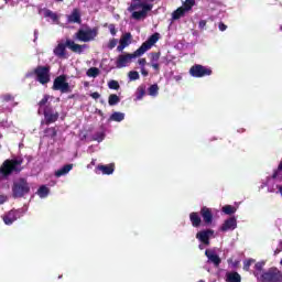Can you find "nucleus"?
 Instances as JSON below:
<instances>
[{"instance_id":"obj_22","label":"nucleus","mask_w":282,"mask_h":282,"mask_svg":"<svg viewBox=\"0 0 282 282\" xmlns=\"http://www.w3.org/2000/svg\"><path fill=\"white\" fill-rule=\"evenodd\" d=\"M186 14V11L184 9V7H180L177 8L173 13H172V19L174 21H177L178 19H182V17H184Z\"/></svg>"},{"instance_id":"obj_39","label":"nucleus","mask_w":282,"mask_h":282,"mask_svg":"<svg viewBox=\"0 0 282 282\" xmlns=\"http://www.w3.org/2000/svg\"><path fill=\"white\" fill-rule=\"evenodd\" d=\"M108 87L109 89H115L116 91H118V89H120V84L118 83V80H110L108 83Z\"/></svg>"},{"instance_id":"obj_10","label":"nucleus","mask_w":282,"mask_h":282,"mask_svg":"<svg viewBox=\"0 0 282 282\" xmlns=\"http://www.w3.org/2000/svg\"><path fill=\"white\" fill-rule=\"evenodd\" d=\"M23 215H25V210L23 208L11 209L2 217V219L6 226H12L13 221H17V219H21Z\"/></svg>"},{"instance_id":"obj_55","label":"nucleus","mask_w":282,"mask_h":282,"mask_svg":"<svg viewBox=\"0 0 282 282\" xmlns=\"http://www.w3.org/2000/svg\"><path fill=\"white\" fill-rule=\"evenodd\" d=\"M237 265H239V261L234 262V268H237Z\"/></svg>"},{"instance_id":"obj_3","label":"nucleus","mask_w":282,"mask_h":282,"mask_svg":"<svg viewBox=\"0 0 282 282\" xmlns=\"http://www.w3.org/2000/svg\"><path fill=\"white\" fill-rule=\"evenodd\" d=\"M129 12L132 13V19L140 21L141 19H147V14L153 10V4L147 2H134L128 8Z\"/></svg>"},{"instance_id":"obj_5","label":"nucleus","mask_w":282,"mask_h":282,"mask_svg":"<svg viewBox=\"0 0 282 282\" xmlns=\"http://www.w3.org/2000/svg\"><path fill=\"white\" fill-rule=\"evenodd\" d=\"M30 194V183L24 177L18 178L12 185V197L14 199H21L24 195Z\"/></svg>"},{"instance_id":"obj_12","label":"nucleus","mask_w":282,"mask_h":282,"mask_svg":"<svg viewBox=\"0 0 282 282\" xmlns=\"http://www.w3.org/2000/svg\"><path fill=\"white\" fill-rule=\"evenodd\" d=\"M215 235L213 229H204L196 234V239L204 243V246H210V238Z\"/></svg>"},{"instance_id":"obj_14","label":"nucleus","mask_w":282,"mask_h":282,"mask_svg":"<svg viewBox=\"0 0 282 282\" xmlns=\"http://www.w3.org/2000/svg\"><path fill=\"white\" fill-rule=\"evenodd\" d=\"M200 216L204 220V224H206V226H210V224H213V209L204 206L200 208Z\"/></svg>"},{"instance_id":"obj_54","label":"nucleus","mask_w":282,"mask_h":282,"mask_svg":"<svg viewBox=\"0 0 282 282\" xmlns=\"http://www.w3.org/2000/svg\"><path fill=\"white\" fill-rule=\"evenodd\" d=\"M6 204V196H0V205Z\"/></svg>"},{"instance_id":"obj_35","label":"nucleus","mask_w":282,"mask_h":282,"mask_svg":"<svg viewBox=\"0 0 282 282\" xmlns=\"http://www.w3.org/2000/svg\"><path fill=\"white\" fill-rule=\"evenodd\" d=\"M193 6H195V0H185L183 3V8L186 12L193 10Z\"/></svg>"},{"instance_id":"obj_59","label":"nucleus","mask_w":282,"mask_h":282,"mask_svg":"<svg viewBox=\"0 0 282 282\" xmlns=\"http://www.w3.org/2000/svg\"><path fill=\"white\" fill-rule=\"evenodd\" d=\"M198 282H205L204 280H199Z\"/></svg>"},{"instance_id":"obj_50","label":"nucleus","mask_w":282,"mask_h":282,"mask_svg":"<svg viewBox=\"0 0 282 282\" xmlns=\"http://www.w3.org/2000/svg\"><path fill=\"white\" fill-rule=\"evenodd\" d=\"M124 47H127V46H124V44L119 43V45L117 46V52H123Z\"/></svg>"},{"instance_id":"obj_11","label":"nucleus","mask_w":282,"mask_h":282,"mask_svg":"<svg viewBox=\"0 0 282 282\" xmlns=\"http://www.w3.org/2000/svg\"><path fill=\"white\" fill-rule=\"evenodd\" d=\"M43 116L45 120V124H53V122H56L58 120V112L54 111V108L52 105H47L43 108Z\"/></svg>"},{"instance_id":"obj_31","label":"nucleus","mask_w":282,"mask_h":282,"mask_svg":"<svg viewBox=\"0 0 282 282\" xmlns=\"http://www.w3.org/2000/svg\"><path fill=\"white\" fill-rule=\"evenodd\" d=\"M223 213H225V215H235V213H237V208L231 205H226L223 207Z\"/></svg>"},{"instance_id":"obj_1","label":"nucleus","mask_w":282,"mask_h":282,"mask_svg":"<svg viewBox=\"0 0 282 282\" xmlns=\"http://www.w3.org/2000/svg\"><path fill=\"white\" fill-rule=\"evenodd\" d=\"M160 41V33L152 34L142 45L134 51L133 53H126L119 55L116 62V66L118 69H122L126 65H129L133 58H138V56H142L144 53L151 50V46L156 44Z\"/></svg>"},{"instance_id":"obj_6","label":"nucleus","mask_w":282,"mask_h":282,"mask_svg":"<svg viewBox=\"0 0 282 282\" xmlns=\"http://www.w3.org/2000/svg\"><path fill=\"white\" fill-rule=\"evenodd\" d=\"M258 281L261 282H282V272L276 267H271L267 271H262Z\"/></svg>"},{"instance_id":"obj_60","label":"nucleus","mask_w":282,"mask_h":282,"mask_svg":"<svg viewBox=\"0 0 282 282\" xmlns=\"http://www.w3.org/2000/svg\"><path fill=\"white\" fill-rule=\"evenodd\" d=\"M198 282H205L204 280H199Z\"/></svg>"},{"instance_id":"obj_20","label":"nucleus","mask_w":282,"mask_h":282,"mask_svg":"<svg viewBox=\"0 0 282 282\" xmlns=\"http://www.w3.org/2000/svg\"><path fill=\"white\" fill-rule=\"evenodd\" d=\"M205 256L207 259H209V261H212V263H214V265H216V268H218V265L221 263V258H219L218 254L210 252L209 250L205 251Z\"/></svg>"},{"instance_id":"obj_2","label":"nucleus","mask_w":282,"mask_h":282,"mask_svg":"<svg viewBox=\"0 0 282 282\" xmlns=\"http://www.w3.org/2000/svg\"><path fill=\"white\" fill-rule=\"evenodd\" d=\"M23 159H7L0 166V180H7L12 173L19 174L23 171Z\"/></svg>"},{"instance_id":"obj_7","label":"nucleus","mask_w":282,"mask_h":282,"mask_svg":"<svg viewBox=\"0 0 282 282\" xmlns=\"http://www.w3.org/2000/svg\"><path fill=\"white\" fill-rule=\"evenodd\" d=\"M53 91H61V94H72V87L67 82V75L63 74L55 77L52 86Z\"/></svg>"},{"instance_id":"obj_41","label":"nucleus","mask_w":282,"mask_h":282,"mask_svg":"<svg viewBox=\"0 0 282 282\" xmlns=\"http://www.w3.org/2000/svg\"><path fill=\"white\" fill-rule=\"evenodd\" d=\"M252 263H254V259H249V260H245L243 261V270H245V272H249L250 271V265H252Z\"/></svg>"},{"instance_id":"obj_37","label":"nucleus","mask_w":282,"mask_h":282,"mask_svg":"<svg viewBox=\"0 0 282 282\" xmlns=\"http://www.w3.org/2000/svg\"><path fill=\"white\" fill-rule=\"evenodd\" d=\"M44 17L52 19V21H58V15L54 13L52 10H46Z\"/></svg>"},{"instance_id":"obj_43","label":"nucleus","mask_w":282,"mask_h":282,"mask_svg":"<svg viewBox=\"0 0 282 282\" xmlns=\"http://www.w3.org/2000/svg\"><path fill=\"white\" fill-rule=\"evenodd\" d=\"M45 133H48V135H50L51 138H56V135H57L56 128H47V129L45 130Z\"/></svg>"},{"instance_id":"obj_9","label":"nucleus","mask_w":282,"mask_h":282,"mask_svg":"<svg viewBox=\"0 0 282 282\" xmlns=\"http://www.w3.org/2000/svg\"><path fill=\"white\" fill-rule=\"evenodd\" d=\"M213 74V69L202 65L195 64L189 68V75L193 78H204L205 76H210Z\"/></svg>"},{"instance_id":"obj_45","label":"nucleus","mask_w":282,"mask_h":282,"mask_svg":"<svg viewBox=\"0 0 282 282\" xmlns=\"http://www.w3.org/2000/svg\"><path fill=\"white\" fill-rule=\"evenodd\" d=\"M2 100H4V102H10L11 100H14V97H12V95H3Z\"/></svg>"},{"instance_id":"obj_26","label":"nucleus","mask_w":282,"mask_h":282,"mask_svg":"<svg viewBox=\"0 0 282 282\" xmlns=\"http://www.w3.org/2000/svg\"><path fill=\"white\" fill-rule=\"evenodd\" d=\"M272 180H280V182H282V161L280 162L278 169L274 170Z\"/></svg>"},{"instance_id":"obj_57","label":"nucleus","mask_w":282,"mask_h":282,"mask_svg":"<svg viewBox=\"0 0 282 282\" xmlns=\"http://www.w3.org/2000/svg\"><path fill=\"white\" fill-rule=\"evenodd\" d=\"M68 98L69 99L75 98V95H69Z\"/></svg>"},{"instance_id":"obj_61","label":"nucleus","mask_w":282,"mask_h":282,"mask_svg":"<svg viewBox=\"0 0 282 282\" xmlns=\"http://www.w3.org/2000/svg\"><path fill=\"white\" fill-rule=\"evenodd\" d=\"M198 282H205L204 280H199Z\"/></svg>"},{"instance_id":"obj_15","label":"nucleus","mask_w":282,"mask_h":282,"mask_svg":"<svg viewBox=\"0 0 282 282\" xmlns=\"http://www.w3.org/2000/svg\"><path fill=\"white\" fill-rule=\"evenodd\" d=\"M237 228V218L230 217L224 221L220 226L221 232H228V230H235Z\"/></svg>"},{"instance_id":"obj_13","label":"nucleus","mask_w":282,"mask_h":282,"mask_svg":"<svg viewBox=\"0 0 282 282\" xmlns=\"http://www.w3.org/2000/svg\"><path fill=\"white\" fill-rule=\"evenodd\" d=\"M53 54L57 56V58H68L67 55V42L58 43L53 50Z\"/></svg>"},{"instance_id":"obj_40","label":"nucleus","mask_w":282,"mask_h":282,"mask_svg":"<svg viewBox=\"0 0 282 282\" xmlns=\"http://www.w3.org/2000/svg\"><path fill=\"white\" fill-rule=\"evenodd\" d=\"M93 140L95 142H102L105 140V133L104 132H97L93 135Z\"/></svg>"},{"instance_id":"obj_38","label":"nucleus","mask_w":282,"mask_h":282,"mask_svg":"<svg viewBox=\"0 0 282 282\" xmlns=\"http://www.w3.org/2000/svg\"><path fill=\"white\" fill-rule=\"evenodd\" d=\"M162 56V53L160 52H154L150 54V61L151 63H158L160 61V57Z\"/></svg>"},{"instance_id":"obj_46","label":"nucleus","mask_w":282,"mask_h":282,"mask_svg":"<svg viewBox=\"0 0 282 282\" xmlns=\"http://www.w3.org/2000/svg\"><path fill=\"white\" fill-rule=\"evenodd\" d=\"M218 28H219L220 32H226V30H228V26L224 22H220L218 24Z\"/></svg>"},{"instance_id":"obj_19","label":"nucleus","mask_w":282,"mask_h":282,"mask_svg":"<svg viewBox=\"0 0 282 282\" xmlns=\"http://www.w3.org/2000/svg\"><path fill=\"white\" fill-rule=\"evenodd\" d=\"M189 221L192 223L193 228H199L202 226V217L196 212L189 214Z\"/></svg>"},{"instance_id":"obj_53","label":"nucleus","mask_w":282,"mask_h":282,"mask_svg":"<svg viewBox=\"0 0 282 282\" xmlns=\"http://www.w3.org/2000/svg\"><path fill=\"white\" fill-rule=\"evenodd\" d=\"M173 78L176 83H180V80H182V75H176Z\"/></svg>"},{"instance_id":"obj_18","label":"nucleus","mask_w":282,"mask_h":282,"mask_svg":"<svg viewBox=\"0 0 282 282\" xmlns=\"http://www.w3.org/2000/svg\"><path fill=\"white\" fill-rule=\"evenodd\" d=\"M66 46L68 47V50H72V52H75L76 54H83L84 46L80 44H76L72 40H66Z\"/></svg>"},{"instance_id":"obj_28","label":"nucleus","mask_w":282,"mask_h":282,"mask_svg":"<svg viewBox=\"0 0 282 282\" xmlns=\"http://www.w3.org/2000/svg\"><path fill=\"white\" fill-rule=\"evenodd\" d=\"M263 265H265V262H257L254 265L256 272H254V276H257V279H259V276H261V274H263Z\"/></svg>"},{"instance_id":"obj_29","label":"nucleus","mask_w":282,"mask_h":282,"mask_svg":"<svg viewBox=\"0 0 282 282\" xmlns=\"http://www.w3.org/2000/svg\"><path fill=\"white\" fill-rule=\"evenodd\" d=\"M120 102V97L116 94H111L108 97V104L110 107H115V105H118Z\"/></svg>"},{"instance_id":"obj_24","label":"nucleus","mask_w":282,"mask_h":282,"mask_svg":"<svg viewBox=\"0 0 282 282\" xmlns=\"http://www.w3.org/2000/svg\"><path fill=\"white\" fill-rule=\"evenodd\" d=\"M109 120H111L112 122H122V120H124V113L123 112H113Z\"/></svg>"},{"instance_id":"obj_52","label":"nucleus","mask_w":282,"mask_h":282,"mask_svg":"<svg viewBox=\"0 0 282 282\" xmlns=\"http://www.w3.org/2000/svg\"><path fill=\"white\" fill-rule=\"evenodd\" d=\"M141 74L142 76H149V70H147L144 67H141Z\"/></svg>"},{"instance_id":"obj_33","label":"nucleus","mask_w":282,"mask_h":282,"mask_svg":"<svg viewBox=\"0 0 282 282\" xmlns=\"http://www.w3.org/2000/svg\"><path fill=\"white\" fill-rule=\"evenodd\" d=\"M147 94V88L144 86H139L137 89V100H142Z\"/></svg>"},{"instance_id":"obj_16","label":"nucleus","mask_w":282,"mask_h":282,"mask_svg":"<svg viewBox=\"0 0 282 282\" xmlns=\"http://www.w3.org/2000/svg\"><path fill=\"white\" fill-rule=\"evenodd\" d=\"M98 171H101L102 175H113V172L116 171V164L113 163H110L108 165L99 164L96 167V173H98Z\"/></svg>"},{"instance_id":"obj_48","label":"nucleus","mask_w":282,"mask_h":282,"mask_svg":"<svg viewBox=\"0 0 282 282\" xmlns=\"http://www.w3.org/2000/svg\"><path fill=\"white\" fill-rule=\"evenodd\" d=\"M90 97L94 98V100H98V98H100V94L98 91H95L90 94Z\"/></svg>"},{"instance_id":"obj_32","label":"nucleus","mask_w":282,"mask_h":282,"mask_svg":"<svg viewBox=\"0 0 282 282\" xmlns=\"http://www.w3.org/2000/svg\"><path fill=\"white\" fill-rule=\"evenodd\" d=\"M99 74H100V69H98V67H90L87 70V76H89V78H96Z\"/></svg>"},{"instance_id":"obj_56","label":"nucleus","mask_w":282,"mask_h":282,"mask_svg":"<svg viewBox=\"0 0 282 282\" xmlns=\"http://www.w3.org/2000/svg\"><path fill=\"white\" fill-rule=\"evenodd\" d=\"M90 164H91L93 166H96V160L93 159V161L90 162Z\"/></svg>"},{"instance_id":"obj_51","label":"nucleus","mask_w":282,"mask_h":282,"mask_svg":"<svg viewBox=\"0 0 282 282\" xmlns=\"http://www.w3.org/2000/svg\"><path fill=\"white\" fill-rule=\"evenodd\" d=\"M138 63L141 65V67H144V65H147V58H140Z\"/></svg>"},{"instance_id":"obj_36","label":"nucleus","mask_w":282,"mask_h":282,"mask_svg":"<svg viewBox=\"0 0 282 282\" xmlns=\"http://www.w3.org/2000/svg\"><path fill=\"white\" fill-rule=\"evenodd\" d=\"M129 80H140V73L138 70H130L128 73Z\"/></svg>"},{"instance_id":"obj_23","label":"nucleus","mask_w":282,"mask_h":282,"mask_svg":"<svg viewBox=\"0 0 282 282\" xmlns=\"http://www.w3.org/2000/svg\"><path fill=\"white\" fill-rule=\"evenodd\" d=\"M227 282H241V275L237 272L227 273Z\"/></svg>"},{"instance_id":"obj_42","label":"nucleus","mask_w":282,"mask_h":282,"mask_svg":"<svg viewBox=\"0 0 282 282\" xmlns=\"http://www.w3.org/2000/svg\"><path fill=\"white\" fill-rule=\"evenodd\" d=\"M109 29V32L112 36H116V34H118V30L116 29V24H105L104 28H107Z\"/></svg>"},{"instance_id":"obj_4","label":"nucleus","mask_w":282,"mask_h":282,"mask_svg":"<svg viewBox=\"0 0 282 282\" xmlns=\"http://www.w3.org/2000/svg\"><path fill=\"white\" fill-rule=\"evenodd\" d=\"M51 69L52 67L50 65H39L28 76H35V80L40 83V85H47L51 80Z\"/></svg>"},{"instance_id":"obj_34","label":"nucleus","mask_w":282,"mask_h":282,"mask_svg":"<svg viewBox=\"0 0 282 282\" xmlns=\"http://www.w3.org/2000/svg\"><path fill=\"white\" fill-rule=\"evenodd\" d=\"M148 91H149V96H158L160 91V87L158 86V84L151 85Z\"/></svg>"},{"instance_id":"obj_25","label":"nucleus","mask_w":282,"mask_h":282,"mask_svg":"<svg viewBox=\"0 0 282 282\" xmlns=\"http://www.w3.org/2000/svg\"><path fill=\"white\" fill-rule=\"evenodd\" d=\"M119 43H121L126 47H129V45H131V33L123 34Z\"/></svg>"},{"instance_id":"obj_62","label":"nucleus","mask_w":282,"mask_h":282,"mask_svg":"<svg viewBox=\"0 0 282 282\" xmlns=\"http://www.w3.org/2000/svg\"><path fill=\"white\" fill-rule=\"evenodd\" d=\"M280 30H281V32H282V25L280 26Z\"/></svg>"},{"instance_id":"obj_49","label":"nucleus","mask_w":282,"mask_h":282,"mask_svg":"<svg viewBox=\"0 0 282 282\" xmlns=\"http://www.w3.org/2000/svg\"><path fill=\"white\" fill-rule=\"evenodd\" d=\"M206 20H200L199 21V23H198V28L200 29V30H204V26L206 25Z\"/></svg>"},{"instance_id":"obj_21","label":"nucleus","mask_w":282,"mask_h":282,"mask_svg":"<svg viewBox=\"0 0 282 282\" xmlns=\"http://www.w3.org/2000/svg\"><path fill=\"white\" fill-rule=\"evenodd\" d=\"M72 169H74V164H66L62 166L59 170L55 172V177H63V175H67V173H69Z\"/></svg>"},{"instance_id":"obj_17","label":"nucleus","mask_w":282,"mask_h":282,"mask_svg":"<svg viewBox=\"0 0 282 282\" xmlns=\"http://www.w3.org/2000/svg\"><path fill=\"white\" fill-rule=\"evenodd\" d=\"M68 23H83V19L80 18V9H73L72 13L67 15Z\"/></svg>"},{"instance_id":"obj_64","label":"nucleus","mask_w":282,"mask_h":282,"mask_svg":"<svg viewBox=\"0 0 282 282\" xmlns=\"http://www.w3.org/2000/svg\"><path fill=\"white\" fill-rule=\"evenodd\" d=\"M132 1H140V0H132Z\"/></svg>"},{"instance_id":"obj_44","label":"nucleus","mask_w":282,"mask_h":282,"mask_svg":"<svg viewBox=\"0 0 282 282\" xmlns=\"http://www.w3.org/2000/svg\"><path fill=\"white\" fill-rule=\"evenodd\" d=\"M116 45H118V40L112 39V40L109 41L107 47H108V50H113V47H116Z\"/></svg>"},{"instance_id":"obj_47","label":"nucleus","mask_w":282,"mask_h":282,"mask_svg":"<svg viewBox=\"0 0 282 282\" xmlns=\"http://www.w3.org/2000/svg\"><path fill=\"white\" fill-rule=\"evenodd\" d=\"M151 67H153L155 72H160V64L158 62L151 63Z\"/></svg>"},{"instance_id":"obj_58","label":"nucleus","mask_w":282,"mask_h":282,"mask_svg":"<svg viewBox=\"0 0 282 282\" xmlns=\"http://www.w3.org/2000/svg\"><path fill=\"white\" fill-rule=\"evenodd\" d=\"M57 3H61V2H63V1H65V0H55Z\"/></svg>"},{"instance_id":"obj_27","label":"nucleus","mask_w":282,"mask_h":282,"mask_svg":"<svg viewBox=\"0 0 282 282\" xmlns=\"http://www.w3.org/2000/svg\"><path fill=\"white\" fill-rule=\"evenodd\" d=\"M50 101V95H44L42 100L39 101V113H41V110L45 109L47 107V102Z\"/></svg>"},{"instance_id":"obj_63","label":"nucleus","mask_w":282,"mask_h":282,"mask_svg":"<svg viewBox=\"0 0 282 282\" xmlns=\"http://www.w3.org/2000/svg\"><path fill=\"white\" fill-rule=\"evenodd\" d=\"M275 254H279V251H275Z\"/></svg>"},{"instance_id":"obj_30","label":"nucleus","mask_w":282,"mask_h":282,"mask_svg":"<svg viewBox=\"0 0 282 282\" xmlns=\"http://www.w3.org/2000/svg\"><path fill=\"white\" fill-rule=\"evenodd\" d=\"M37 195L42 198L47 197V195H50V188L45 185L40 186L37 189Z\"/></svg>"},{"instance_id":"obj_8","label":"nucleus","mask_w":282,"mask_h":282,"mask_svg":"<svg viewBox=\"0 0 282 282\" xmlns=\"http://www.w3.org/2000/svg\"><path fill=\"white\" fill-rule=\"evenodd\" d=\"M98 36V29H79L76 32V39L82 41L83 43H89V41H94Z\"/></svg>"}]
</instances>
